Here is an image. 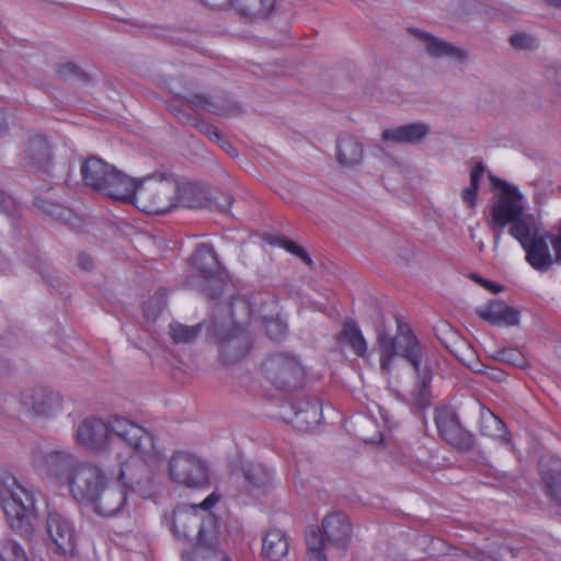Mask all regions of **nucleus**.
<instances>
[{
  "mask_svg": "<svg viewBox=\"0 0 561 561\" xmlns=\"http://www.w3.org/2000/svg\"><path fill=\"white\" fill-rule=\"evenodd\" d=\"M176 98L191 105L194 110H204L215 115L236 116L240 114V107L238 104L225 94L209 95L204 93H187L178 94ZM170 112L179 119L180 123L192 126L195 118L199 115L196 111H193L192 113L185 112L178 105H170Z\"/></svg>",
  "mask_w": 561,
  "mask_h": 561,
  "instance_id": "6e6552de",
  "label": "nucleus"
},
{
  "mask_svg": "<svg viewBox=\"0 0 561 561\" xmlns=\"http://www.w3.org/2000/svg\"><path fill=\"white\" fill-rule=\"evenodd\" d=\"M376 409H377L378 415L380 416V419L382 420L385 425L388 426L389 428H391L394 425V421H393V417L391 416V414L389 413V411L379 404H376Z\"/></svg>",
  "mask_w": 561,
  "mask_h": 561,
  "instance_id": "603ef678",
  "label": "nucleus"
},
{
  "mask_svg": "<svg viewBox=\"0 0 561 561\" xmlns=\"http://www.w3.org/2000/svg\"><path fill=\"white\" fill-rule=\"evenodd\" d=\"M336 160L343 167H354L360 163L364 156L363 145L347 134L336 139Z\"/></svg>",
  "mask_w": 561,
  "mask_h": 561,
  "instance_id": "c756f323",
  "label": "nucleus"
},
{
  "mask_svg": "<svg viewBox=\"0 0 561 561\" xmlns=\"http://www.w3.org/2000/svg\"><path fill=\"white\" fill-rule=\"evenodd\" d=\"M477 314L484 321L495 325H515L518 323L519 312L507 306L504 301L492 300L485 307L477 309Z\"/></svg>",
  "mask_w": 561,
  "mask_h": 561,
  "instance_id": "bb28decb",
  "label": "nucleus"
},
{
  "mask_svg": "<svg viewBox=\"0 0 561 561\" xmlns=\"http://www.w3.org/2000/svg\"><path fill=\"white\" fill-rule=\"evenodd\" d=\"M322 535L328 543L339 549H345L352 538V525L344 513L335 512L322 520Z\"/></svg>",
  "mask_w": 561,
  "mask_h": 561,
  "instance_id": "4be33fe9",
  "label": "nucleus"
},
{
  "mask_svg": "<svg viewBox=\"0 0 561 561\" xmlns=\"http://www.w3.org/2000/svg\"><path fill=\"white\" fill-rule=\"evenodd\" d=\"M22 404L35 415H49L61 405V397L46 388L22 393Z\"/></svg>",
  "mask_w": 561,
  "mask_h": 561,
  "instance_id": "393cba45",
  "label": "nucleus"
},
{
  "mask_svg": "<svg viewBox=\"0 0 561 561\" xmlns=\"http://www.w3.org/2000/svg\"><path fill=\"white\" fill-rule=\"evenodd\" d=\"M409 32L423 43L426 54L433 58L449 57L459 62H465L468 58V54L463 49L427 32L419 28H409Z\"/></svg>",
  "mask_w": 561,
  "mask_h": 561,
  "instance_id": "5701e85b",
  "label": "nucleus"
},
{
  "mask_svg": "<svg viewBox=\"0 0 561 561\" xmlns=\"http://www.w3.org/2000/svg\"><path fill=\"white\" fill-rule=\"evenodd\" d=\"M57 77L61 80H77L88 82V75L73 62H66L58 67Z\"/></svg>",
  "mask_w": 561,
  "mask_h": 561,
  "instance_id": "ea45409f",
  "label": "nucleus"
},
{
  "mask_svg": "<svg viewBox=\"0 0 561 561\" xmlns=\"http://www.w3.org/2000/svg\"><path fill=\"white\" fill-rule=\"evenodd\" d=\"M490 180L494 187L501 188L503 194L500 196L491 208L492 229H503L505 226L511 225L508 232L513 238L523 237L530 225L524 218V206L522 204V195L517 187L490 175Z\"/></svg>",
  "mask_w": 561,
  "mask_h": 561,
  "instance_id": "20e7f679",
  "label": "nucleus"
},
{
  "mask_svg": "<svg viewBox=\"0 0 561 561\" xmlns=\"http://www.w3.org/2000/svg\"><path fill=\"white\" fill-rule=\"evenodd\" d=\"M479 187H473L469 185L461 193V197L463 203H466L469 207H473L476 205L477 196H478Z\"/></svg>",
  "mask_w": 561,
  "mask_h": 561,
  "instance_id": "49530a36",
  "label": "nucleus"
},
{
  "mask_svg": "<svg viewBox=\"0 0 561 561\" xmlns=\"http://www.w3.org/2000/svg\"><path fill=\"white\" fill-rule=\"evenodd\" d=\"M336 343L341 346L347 345L358 357H364L367 353V342L359 327L352 319L344 321L342 330L336 336Z\"/></svg>",
  "mask_w": 561,
  "mask_h": 561,
  "instance_id": "2f4dec72",
  "label": "nucleus"
},
{
  "mask_svg": "<svg viewBox=\"0 0 561 561\" xmlns=\"http://www.w3.org/2000/svg\"><path fill=\"white\" fill-rule=\"evenodd\" d=\"M266 379L279 390L298 387L304 379V368L299 360L287 354H274L262 363Z\"/></svg>",
  "mask_w": 561,
  "mask_h": 561,
  "instance_id": "9b49d317",
  "label": "nucleus"
},
{
  "mask_svg": "<svg viewBox=\"0 0 561 561\" xmlns=\"http://www.w3.org/2000/svg\"><path fill=\"white\" fill-rule=\"evenodd\" d=\"M550 5L561 8V0H546Z\"/></svg>",
  "mask_w": 561,
  "mask_h": 561,
  "instance_id": "0e129e2a",
  "label": "nucleus"
},
{
  "mask_svg": "<svg viewBox=\"0 0 561 561\" xmlns=\"http://www.w3.org/2000/svg\"><path fill=\"white\" fill-rule=\"evenodd\" d=\"M111 477L112 474H108L104 468L83 461L77 469L68 489L78 503L88 505Z\"/></svg>",
  "mask_w": 561,
  "mask_h": 561,
  "instance_id": "ddd939ff",
  "label": "nucleus"
},
{
  "mask_svg": "<svg viewBox=\"0 0 561 561\" xmlns=\"http://www.w3.org/2000/svg\"><path fill=\"white\" fill-rule=\"evenodd\" d=\"M82 462L67 450H54L35 459V463L39 469L54 478L58 483L67 486H69L71 479Z\"/></svg>",
  "mask_w": 561,
  "mask_h": 561,
  "instance_id": "2eb2a0df",
  "label": "nucleus"
},
{
  "mask_svg": "<svg viewBox=\"0 0 561 561\" xmlns=\"http://www.w3.org/2000/svg\"><path fill=\"white\" fill-rule=\"evenodd\" d=\"M47 213L51 216H56L58 218H66L65 215H70V210L64 208L62 206L58 204L50 205V208L47 209Z\"/></svg>",
  "mask_w": 561,
  "mask_h": 561,
  "instance_id": "6e6d98bb",
  "label": "nucleus"
},
{
  "mask_svg": "<svg viewBox=\"0 0 561 561\" xmlns=\"http://www.w3.org/2000/svg\"><path fill=\"white\" fill-rule=\"evenodd\" d=\"M244 488L251 494L265 493L272 485V472L261 463H247L241 469Z\"/></svg>",
  "mask_w": 561,
  "mask_h": 561,
  "instance_id": "c85d7f7f",
  "label": "nucleus"
},
{
  "mask_svg": "<svg viewBox=\"0 0 561 561\" xmlns=\"http://www.w3.org/2000/svg\"><path fill=\"white\" fill-rule=\"evenodd\" d=\"M205 7L210 9H224L231 4V0H198Z\"/></svg>",
  "mask_w": 561,
  "mask_h": 561,
  "instance_id": "864d4df0",
  "label": "nucleus"
},
{
  "mask_svg": "<svg viewBox=\"0 0 561 561\" xmlns=\"http://www.w3.org/2000/svg\"><path fill=\"white\" fill-rule=\"evenodd\" d=\"M228 154L234 157L238 154L237 149L222 136V140L217 142Z\"/></svg>",
  "mask_w": 561,
  "mask_h": 561,
  "instance_id": "13d9d810",
  "label": "nucleus"
},
{
  "mask_svg": "<svg viewBox=\"0 0 561 561\" xmlns=\"http://www.w3.org/2000/svg\"><path fill=\"white\" fill-rule=\"evenodd\" d=\"M550 465H546L545 461L540 462L541 478L549 497L561 506V460L550 459Z\"/></svg>",
  "mask_w": 561,
  "mask_h": 561,
  "instance_id": "72a5a7b5",
  "label": "nucleus"
},
{
  "mask_svg": "<svg viewBox=\"0 0 561 561\" xmlns=\"http://www.w3.org/2000/svg\"><path fill=\"white\" fill-rule=\"evenodd\" d=\"M115 480L126 492L136 493L144 499H150L157 492L153 472L141 458L129 457L122 462L115 473Z\"/></svg>",
  "mask_w": 561,
  "mask_h": 561,
  "instance_id": "9d476101",
  "label": "nucleus"
},
{
  "mask_svg": "<svg viewBox=\"0 0 561 561\" xmlns=\"http://www.w3.org/2000/svg\"><path fill=\"white\" fill-rule=\"evenodd\" d=\"M121 444L128 451L147 454L153 448V437L139 424L123 416H111V447Z\"/></svg>",
  "mask_w": 561,
  "mask_h": 561,
  "instance_id": "f8f14e48",
  "label": "nucleus"
},
{
  "mask_svg": "<svg viewBox=\"0 0 561 561\" xmlns=\"http://www.w3.org/2000/svg\"><path fill=\"white\" fill-rule=\"evenodd\" d=\"M295 424L301 428L318 425L322 419V408L317 399H305L296 402Z\"/></svg>",
  "mask_w": 561,
  "mask_h": 561,
  "instance_id": "473e14b6",
  "label": "nucleus"
},
{
  "mask_svg": "<svg viewBox=\"0 0 561 561\" xmlns=\"http://www.w3.org/2000/svg\"><path fill=\"white\" fill-rule=\"evenodd\" d=\"M397 325L396 336H391L385 331L378 332L380 369L383 374H390L393 358L403 357L413 367L416 375V382L411 391L412 402L417 409L424 410L432 403L433 375L427 365L422 366L424 351L413 331L398 318Z\"/></svg>",
  "mask_w": 561,
  "mask_h": 561,
  "instance_id": "f257e3e1",
  "label": "nucleus"
},
{
  "mask_svg": "<svg viewBox=\"0 0 561 561\" xmlns=\"http://www.w3.org/2000/svg\"><path fill=\"white\" fill-rule=\"evenodd\" d=\"M324 548L307 551L308 561H327Z\"/></svg>",
  "mask_w": 561,
  "mask_h": 561,
  "instance_id": "4d7b16f0",
  "label": "nucleus"
},
{
  "mask_svg": "<svg viewBox=\"0 0 561 561\" xmlns=\"http://www.w3.org/2000/svg\"><path fill=\"white\" fill-rule=\"evenodd\" d=\"M161 298L160 297H152L150 298L144 306V312L147 317H150L148 308L153 305L154 302H158Z\"/></svg>",
  "mask_w": 561,
  "mask_h": 561,
  "instance_id": "052dcab7",
  "label": "nucleus"
},
{
  "mask_svg": "<svg viewBox=\"0 0 561 561\" xmlns=\"http://www.w3.org/2000/svg\"><path fill=\"white\" fill-rule=\"evenodd\" d=\"M229 312L236 331L224 337L219 345V357L226 365L239 362L250 352L252 346L249 336L242 331L243 327L249 323L252 314L249 300L244 297L232 298L229 305Z\"/></svg>",
  "mask_w": 561,
  "mask_h": 561,
  "instance_id": "423d86ee",
  "label": "nucleus"
},
{
  "mask_svg": "<svg viewBox=\"0 0 561 561\" xmlns=\"http://www.w3.org/2000/svg\"><path fill=\"white\" fill-rule=\"evenodd\" d=\"M231 5L240 15L264 19L273 11L275 0H231Z\"/></svg>",
  "mask_w": 561,
  "mask_h": 561,
  "instance_id": "c9c22d12",
  "label": "nucleus"
},
{
  "mask_svg": "<svg viewBox=\"0 0 561 561\" xmlns=\"http://www.w3.org/2000/svg\"><path fill=\"white\" fill-rule=\"evenodd\" d=\"M194 561H231L226 551H217V553L202 556Z\"/></svg>",
  "mask_w": 561,
  "mask_h": 561,
  "instance_id": "8fccbe9b",
  "label": "nucleus"
},
{
  "mask_svg": "<svg viewBox=\"0 0 561 561\" xmlns=\"http://www.w3.org/2000/svg\"><path fill=\"white\" fill-rule=\"evenodd\" d=\"M78 265L84 271H91L93 268V260L87 253H80L78 255Z\"/></svg>",
  "mask_w": 561,
  "mask_h": 561,
  "instance_id": "5fc2aeb1",
  "label": "nucleus"
},
{
  "mask_svg": "<svg viewBox=\"0 0 561 561\" xmlns=\"http://www.w3.org/2000/svg\"><path fill=\"white\" fill-rule=\"evenodd\" d=\"M51 159V147L48 139L42 135L28 137L21 152V160L28 169L45 168Z\"/></svg>",
  "mask_w": 561,
  "mask_h": 561,
  "instance_id": "b1692460",
  "label": "nucleus"
},
{
  "mask_svg": "<svg viewBox=\"0 0 561 561\" xmlns=\"http://www.w3.org/2000/svg\"><path fill=\"white\" fill-rule=\"evenodd\" d=\"M473 278L476 279L477 283H479L485 289H488L489 291H491L493 294H497V293H501L503 290V286L502 285H500L497 283H494V282H491V280H488V279H484V278H482L479 275H474Z\"/></svg>",
  "mask_w": 561,
  "mask_h": 561,
  "instance_id": "de8ad7c7",
  "label": "nucleus"
},
{
  "mask_svg": "<svg viewBox=\"0 0 561 561\" xmlns=\"http://www.w3.org/2000/svg\"><path fill=\"white\" fill-rule=\"evenodd\" d=\"M169 474L172 481L187 488H204L208 485V468L196 456L187 453H176L169 461Z\"/></svg>",
  "mask_w": 561,
  "mask_h": 561,
  "instance_id": "4468645a",
  "label": "nucleus"
},
{
  "mask_svg": "<svg viewBox=\"0 0 561 561\" xmlns=\"http://www.w3.org/2000/svg\"><path fill=\"white\" fill-rule=\"evenodd\" d=\"M502 231L497 230L494 232V248H496L500 243Z\"/></svg>",
  "mask_w": 561,
  "mask_h": 561,
  "instance_id": "e2e57ef3",
  "label": "nucleus"
},
{
  "mask_svg": "<svg viewBox=\"0 0 561 561\" xmlns=\"http://www.w3.org/2000/svg\"><path fill=\"white\" fill-rule=\"evenodd\" d=\"M497 357L503 363L514 367H524L526 365L524 355L515 348H502L497 352Z\"/></svg>",
  "mask_w": 561,
  "mask_h": 561,
  "instance_id": "a19ab883",
  "label": "nucleus"
},
{
  "mask_svg": "<svg viewBox=\"0 0 561 561\" xmlns=\"http://www.w3.org/2000/svg\"><path fill=\"white\" fill-rule=\"evenodd\" d=\"M80 174L85 186L111 198L123 201L133 192V179L96 156L82 160Z\"/></svg>",
  "mask_w": 561,
  "mask_h": 561,
  "instance_id": "7ed1b4c3",
  "label": "nucleus"
},
{
  "mask_svg": "<svg viewBox=\"0 0 561 561\" xmlns=\"http://www.w3.org/2000/svg\"><path fill=\"white\" fill-rule=\"evenodd\" d=\"M179 181L167 173L154 174L138 184L133 179V192L123 202L135 204L146 214H167L178 207Z\"/></svg>",
  "mask_w": 561,
  "mask_h": 561,
  "instance_id": "f03ea898",
  "label": "nucleus"
},
{
  "mask_svg": "<svg viewBox=\"0 0 561 561\" xmlns=\"http://www.w3.org/2000/svg\"><path fill=\"white\" fill-rule=\"evenodd\" d=\"M193 265L201 273L203 278L215 284V288L207 291L209 299L215 300L221 296V283L217 279L222 274V266L218 260L213 245L207 243L199 244L193 254Z\"/></svg>",
  "mask_w": 561,
  "mask_h": 561,
  "instance_id": "6ab92c4d",
  "label": "nucleus"
},
{
  "mask_svg": "<svg viewBox=\"0 0 561 561\" xmlns=\"http://www.w3.org/2000/svg\"><path fill=\"white\" fill-rule=\"evenodd\" d=\"M266 334L272 340H280L287 333V324L279 319L270 318L264 321Z\"/></svg>",
  "mask_w": 561,
  "mask_h": 561,
  "instance_id": "79ce46f5",
  "label": "nucleus"
},
{
  "mask_svg": "<svg viewBox=\"0 0 561 561\" xmlns=\"http://www.w3.org/2000/svg\"><path fill=\"white\" fill-rule=\"evenodd\" d=\"M0 561H28L24 549L11 539L0 541Z\"/></svg>",
  "mask_w": 561,
  "mask_h": 561,
  "instance_id": "4c0bfd02",
  "label": "nucleus"
},
{
  "mask_svg": "<svg viewBox=\"0 0 561 561\" xmlns=\"http://www.w3.org/2000/svg\"><path fill=\"white\" fill-rule=\"evenodd\" d=\"M199 505H179L172 514V531L176 539L191 542L195 539L204 514H199Z\"/></svg>",
  "mask_w": 561,
  "mask_h": 561,
  "instance_id": "aec40b11",
  "label": "nucleus"
},
{
  "mask_svg": "<svg viewBox=\"0 0 561 561\" xmlns=\"http://www.w3.org/2000/svg\"><path fill=\"white\" fill-rule=\"evenodd\" d=\"M480 433L496 438L504 444L511 442L505 423L485 407H482L480 412Z\"/></svg>",
  "mask_w": 561,
  "mask_h": 561,
  "instance_id": "f704fd0d",
  "label": "nucleus"
},
{
  "mask_svg": "<svg viewBox=\"0 0 561 561\" xmlns=\"http://www.w3.org/2000/svg\"><path fill=\"white\" fill-rule=\"evenodd\" d=\"M9 497L3 501V511L10 528L21 537L31 539L38 524L33 494L12 478Z\"/></svg>",
  "mask_w": 561,
  "mask_h": 561,
  "instance_id": "39448f33",
  "label": "nucleus"
},
{
  "mask_svg": "<svg viewBox=\"0 0 561 561\" xmlns=\"http://www.w3.org/2000/svg\"><path fill=\"white\" fill-rule=\"evenodd\" d=\"M430 133L425 123H412L403 126L387 128L382 131V139L396 144L416 145Z\"/></svg>",
  "mask_w": 561,
  "mask_h": 561,
  "instance_id": "a878e982",
  "label": "nucleus"
},
{
  "mask_svg": "<svg viewBox=\"0 0 561 561\" xmlns=\"http://www.w3.org/2000/svg\"><path fill=\"white\" fill-rule=\"evenodd\" d=\"M526 252V262L538 272H547L554 263L550 253L548 241L549 234H541L537 231L531 233V228H527L523 237L515 238Z\"/></svg>",
  "mask_w": 561,
  "mask_h": 561,
  "instance_id": "f3484780",
  "label": "nucleus"
},
{
  "mask_svg": "<svg viewBox=\"0 0 561 561\" xmlns=\"http://www.w3.org/2000/svg\"><path fill=\"white\" fill-rule=\"evenodd\" d=\"M271 244L278 245L280 248H284L291 254L298 256L301 261H304L308 266H312L313 262L310 257V255L307 253L305 249H302L300 245L296 244L294 241L286 237H275L273 240L270 241Z\"/></svg>",
  "mask_w": 561,
  "mask_h": 561,
  "instance_id": "58836bf2",
  "label": "nucleus"
},
{
  "mask_svg": "<svg viewBox=\"0 0 561 561\" xmlns=\"http://www.w3.org/2000/svg\"><path fill=\"white\" fill-rule=\"evenodd\" d=\"M289 551L286 534L278 528L266 530L262 539V557L268 561H283Z\"/></svg>",
  "mask_w": 561,
  "mask_h": 561,
  "instance_id": "cd10ccee",
  "label": "nucleus"
},
{
  "mask_svg": "<svg viewBox=\"0 0 561 561\" xmlns=\"http://www.w3.org/2000/svg\"><path fill=\"white\" fill-rule=\"evenodd\" d=\"M14 202L0 190V213L11 214L14 209Z\"/></svg>",
  "mask_w": 561,
  "mask_h": 561,
  "instance_id": "09e8293b",
  "label": "nucleus"
},
{
  "mask_svg": "<svg viewBox=\"0 0 561 561\" xmlns=\"http://www.w3.org/2000/svg\"><path fill=\"white\" fill-rule=\"evenodd\" d=\"M481 179V175L470 172V185H472L473 187L480 186Z\"/></svg>",
  "mask_w": 561,
  "mask_h": 561,
  "instance_id": "bf43d9fd",
  "label": "nucleus"
},
{
  "mask_svg": "<svg viewBox=\"0 0 561 561\" xmlns=\"http://www.w3.org/2000/svg\"><path fill=\"white\" fill-rule=\"evenodd\" d=\"M376 409H377L378 415L380 416V419L382 420L385 425L388 426L389 428H391L394 425V421H393V417L391 416V414L389 413V411L379 404H376Z\"/></svg>",
  "mask_w": 561,
  "mask_h": 561,
  "instance_id": "3c124183",
  "label": "nucleus"
},
{
  "mask_svg": "<svg viewBox=\"0 0 561 561\" xmlns=\"http://www.w3.org/2000/svg\"><path fill=\"white\" fill-rule=\"evenodd\" d=\"M78 444L93 453H102L111 448V417H87L76 431Z\"/></svg>",
  "mask_w": 561,
  "mask_h": 561,
  "instance_id": "dca6fc26",
  "label": "nucleus"
},
{
  "mask_svg": "<svg viewBox=\"0 0 561 561\" xmlns=\"http://www.w3.org/2000/svg\"><path fill=\"white\" fill-rule=\"evenodd\" d=\"M209 201V192L195 182H180L178 193V207L203 208Z\"/></svg>",
  "mask_w": 561,
  "mask_h": 561,
  "instance_id": "7c9ffc66",
  "label": "nucleus"
},
{
  "mask_svg": "<svg viewBox=\"0 0 561 561\" xmlns=\"http://www.w3.org/2000/svg\"><path fill=\"white\" fill-rule=\"evenodd\" d=\"M193 126L214 142H219V140H222V134L218 130V128L204 121V118H202L199 115L197 118H195Z\"/></svg>",
  "mask_w": 561,
  "mask_h": 561,
  "instance_id": "c03bdc74",
  "label": "nucleus"
},
{
  "mask_svg": "<svg viewBox=\"0 0 561 561\" xmlns=\"http://www.w3.org/2000/svg\"><path fill=\"white\" fill-rule=\"evenodd\" d=\"M218 500L219 497L213 493L199 504L201 510L204 511V518L195 535L194 549L184 551L182 553V561H194L202 556L225 551L222 548L224 537L220 520L215 514L209 512V508L213 507Z\"/></svg>",
  "mask_w": 561,
  "mask_h": 561,
  "instance_id": "0eeeda50",
  "label": "nucleus"
},
{
  "mask_svg": "<svg viewBox=\"0 0 561 561\" xmlns=\"http://www.w3.org/2000/svg\"><path fill=\"white\" fill-rule=\"evenodd\" d=\"M471 172L483 176V173H484V165H483V163L481 161H478L476 163V165L473 167V169L471 170Z\"/></svg>",
  "mask_w": 561,
  "mask_h": 561,
  "instance_id": "680f3d73",
  "label": "nucleus"
},
{
  "mask_svg": "<svg viewBox=\"0 0 561 561\" xmlns=\"http://www.w3.org/2000/svg\"><path fill=\"white\" fill-rule=\"evenodd\" d=\"M47 533L56 551L61 554L72 553L75 550V535L70 522L60 513H48L46 522Z\"/></svg>",
  "mask_w": 561,
  "mask_h": 561,
  "instance_id": "412c9836",
  "label": "nucleus"
},
{
  "mask_svg": "<svg viewBox=\"0 0 561 561\" xmlns=\"http://www.w3.org/2000/svg\"><path fill=\"white\" fill-rule=\"evenodd\" d=\"M511 45L516 49L533 50L538 47L536 37L526 33H516L510 37Z\"/></svg>",
  "mask_w": 561,
  "mask_h": 561,
  "instance_id": "37998d69",
  "label": "nucleus"
},
{
  "mask_svg": "<svg viewBox=\"0 0 561 561\" xmlns=\"http://www.w3.org/2000/svg\"><path fill=\"white\" fill-rule=\"evenodd\" d=\"M307 551L324 548V542L319 528H312L307 534Z\"/></svg>",
  "mask_w": 561,
  "mask_h": 561,
  "instance_id": "a18cd8bd",
  "label": "nucleus"
},
{
  "mask_svg": "<svg viewBox=\"0 0 561 561\" xmlns=\"http://www.w3.org/2000/svg\"><path fill=\"white\" fill-rule=\"evenodd\" d=\"M170 335L174 343H191L193 342L202 330V324L185 325L179 322L171 323Z\"/></svg>",
  "mask_w": 561,
  "mask_h": 561,
  "instance_id": "e433bc0d",
  "label": "nucleus"
},
{
  "mask_svg": "<svg viewBox=\"0 0 561 561\" xmlns=\"http://www.w3.org/2000/svg\"><path fill=\"white\" fill-rule=\"evenodd\" d=\"M115 476L106 481L88 505L103 517L116 516L124 511L127 504V493L119 482L114 481Z\"/></svg>",
  "mask_w": 561,
  "mask_h": 561,
  "instance_id": "a211bd4d",
  "label": "nucleus"
},
{
  "mask_svg": "<svg viewBox=\"0 0 561 561\" xmlns=\"http://www.w3.org/2000/svg\"><path fill=\"white\" fill-rule=\"evenodd\" d=\"M434 422L442 440L460 453L474 448L476 436L465 428L456 410L449 405L437 407L434 410Z\"/></svg>",
  "mask_w": 561,
  "mask_h": 561,
  "instance_id": "1a4fd4ad",
  "label": "nucleus"
}]
</instances>
